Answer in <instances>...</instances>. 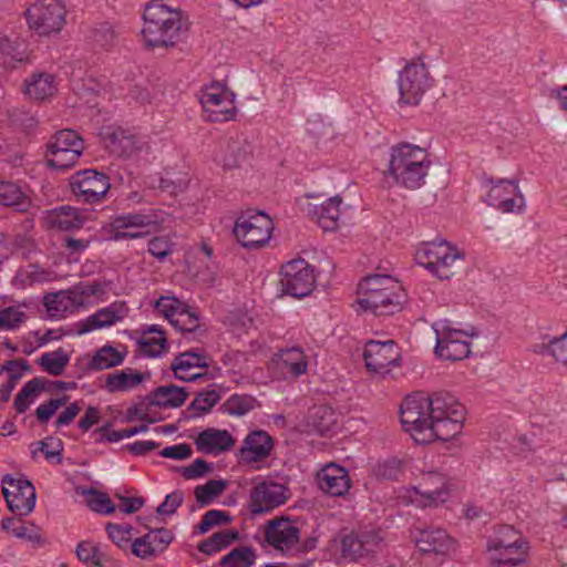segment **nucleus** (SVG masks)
<instances>
[{
    "instance_id": "obj_1",
    "label": "nucleus",
    "mask_w": 567,
    "mask_h": 567,
    "mask_svg": "<svg viewBox=\"0 0 567 567\" xmlns=\"http://www.w3.org/2000/svg\"><path fill=\"white\" fill-rule=\"evenodd\" d=\"M463 405L451 394L423 392L408 395L400 406L403 430L420 444L447 441L462 432Z\"/></svg>"
},
{
    "instance_id": "obj_2",
    "label": "nucleus",
    "mask_w": 567,
    "mask_h": 567,
    "mask_svg": "<svg viewBox=\"0 0 567 567\" xmlns=\"http://www.w3.org/2000/svg\"><path fill=\"white\" fill-rule=\"evenodd\" d=\"M405 299L402 285L388 275L369 276L358 287V305L375 316L393 315Z\"/></svg>"
},
{
    "instance_id": "obj_3",
    "label": "nucleus",
    "mask_w": 567,
    "mask_h": 567,
    "mask_svg": "<svg viewBox=\"0 0 567 567\" xmlns=\"http://www.w3.org/2000/svg\"><path fill=\"white\" fill-rule=\"evenodd\" d=\"M432 166L426 148L412 143L391 147L388 174L398 185L409 189L420 188Z\"/></svg>"
},
{
    "instance_id": "obj_4",
    "label": "nucleus",
    "mask_w": 567,
    "mask_h": 567,
    "mask_svg": "<svg viewBox=\"0 0 567 567\" xmlns=\"http://www.w3.org/2000/svg\"><path fill=\"white\" fill-rule=\"evenodd\" d=\"M142 37L148 47L173 45L185 30L182 13L159 0L151 1L143 14Z\"/></svg>"
},
{
    "instance_id": "obj_5",
    "label": "nucleus",
    "mask_w": 567,
    "mask_h": 567,
    "mask_svg": "<svg viewBox=\"0 0 567 567\" xmlns=\"http://www.w3.org/2000/svg\"><path fill=\"white\" fill-rule=\"evenodd\" d=\"M529 543L512 526H502L487 543L491 563L499 567H516L525 564L529 555Z\"/></svg>"
},
{
    "instance_id": "obj_6",
    "label": "nucleus",
    "mask_w": 567,
    "mask_h": 567,
    "mask_svg": "<svg viewBox=\"0 0 567 567\" xmlns=\"http://www.w3.org/2000/svg\"><path fill=\"white\" fill-rule=\"evenodd\" d=\"M165 212L144 208L136 213L116 215L110 221V234L114 240L136 239L144 237L167 220Z\"/></svg>"
},
{
    "instance_id": "obj_7",
    "label": "nucleus",
    "mask_w": 567,
    "mask_h": 567,
    "mask_svg": "<svg viewBox=\"0 0 567 567\" xmlns=\"http://www.w3.org/2000/svg\"><path fill=\"white\" fill-rule=\"evenodd\" d=\"M463 256L445 240L422 243L415 251L416 262L439 279H449L455 272Z\"/></svg>"
},
{
    "instance_id": "obj_8",
    "label": "nucleus",
    "mask_w": 567,
    "mask_h": 567,
    "mask_svg": "<svg viewBox=\"0 0 567 567\" xmlns=\"http://www.w3.org/2000/svg\"><path fill=\"white\" fill-rule=\"evenodd\" d=\"M450 494L445 477L437 472L424 473L417 485L401 491L399 501L417 507L436 506L445 503Z\"/></svg>"
},
{
    "instance_id": "obj_9",
    "label": "nucleus",
    "mask_w": 567,
    "mask_h": 567,
    "mask_svg": "<svg viewBox=\"0 0 567 567\" xmlns=\"http://www.w3.org/2000/svg\"><path fill=\"white\" fill-rule=\"evenodd\" d=\"M204 116L210 122H226L236 114L235 95L221 82L205 85L198 95Z\"/></svg>"
},
{
    "instance_id": "obj_10",
    "label": "nucleus",
    "mask_w": 567,
    "mask_h": 567,
    "mask_svg": "<svg viewBox=\"0 0 567 567\" xmlns=\"http://www.w3.org/2000/svg\"><path fill=\"white\" fill-rule=\"evenodd\" d=\"M436 336L435 353L444 360L457 361L465 359L470 352V340L474 336L471 331L452 327L445 321H437L433 324Z\"/></svg>"
},
{
    "instance_id": "obj_11",
    "label": "nucleus",
    "mask_w": 567,
    "mask_h": 567,
    "mask_svg": "<svg viewBox=\"0 0 567 567\" xmlns=\"http://www.w3.org/2000/svg\"><path fill=\"white\" fill-rule=\"evenodd\" d=\"M274 224L271 218L261 212L241 214L235 223L234 235L247 248H258L271 238Z\"/></svg>"
},
{
    "instance_id": "obj_12",
    "label": "nucleus",
    "mask_w": 567,
    "mask_h": 567,
    "mask_svg": "<svg viewBox=\"0 0 567 567\" xmlns=\"http://www.w3.org/2000/svg\"><path fill=\"white\" fill-rule=\"evenodd\" d=\"M65 8L58 0H40L25 11L28 25L39 35L59 33L65 23Z\"/></svg>"
},
{
    "instance_id": "obj_13",
    "label": "nucleus",
    "mask_w": 567,
    "mask_h": 567,
    "mask_svg": "<svg viewBox=\"0 0 567 567\" xmlns=\"http://www.w3.org/2000/svg\"><path fill=\"white\" fill-rule=\"evenodd\" d=\"M84 150V141L73 130L58 132L48 145L47 164L55 169L73 166Z\"/></svg>"
},
{
    "instance_id": "obj_14",
    "label": "nucleus",
    "mask_w": 567,
    "mask_h": 567,
    "mask_svg": "<svg viewBox=\"0 0 567 567\" xmlns=\"http://www.w3.org/2000/svg\"><path fill=\"white\" fill-rule=\"evenodd\" d=\"M316 284L313 268L303 259H293L281 267L282 291L295 298L308 296Z\"/></svg>"
},
{
    "instance_id": "obj_15",
    "label": "nucleus",
    "mask_w": 567,
    "mask_h": 567,
    "mask_svg": "<svg viewBox=\"0 0 567 567\" xmlns=\"http://www.w3.org/2000/svg\"><path fill=\"white\" fill-rule=\"evenodd\" d=\"M431 85L429 71L424 63L419 61L406 64L399 75V91L405 104H419Z\"/></svg>"
},
{
    "instance_id": "obj_16",
    "label": "nucleus",
    "mask_w": 567,
    "mask_h": 567,
    "mask_svg": "<svg viewBox=\"0 0 567 567\" xmlns=\"http://www.w3.org/2000/svg\"><path fill=\"white\" fill-rule=\"evenodd\" d=\"M71 189L80 202L100 203L110 189L109 177L95 169H84L71 177Z\"/></svg>"
},
{
    "instance_id": "obj_17",
    "label": "nucleus",
    "mask_w": 567,
    "mask_h": 567,
    "mask_svg": "<svg viewBox=\"0 0 567 567\" xmlns=\"http://www.w3.org/2000/svg\"><path fill=\"white\" fill-rule=\"evenodd\" d=\"M113 82L109 83L105 79L97 80L93 78V75H89L86 79L82 80H73V90L81 97H84L86 94H106L111 91L116 97L130 96L132 100L140 103L150 101V93L137 85L126 83L125 86H120L116 90L113 89Z\"/></svg>"
},
{
    "instance_id": "obj_18",
    "label": "nucleus",
    "mask_w": 567,
    "mask_h": 567,
    "mask_svg": "<svg viewBox=\"0 0 567 567\" xmlns=\"http://www.w3.org/2000/svg\"><path fill=\"white\" fill-rule=\"evenodd\" d=\"M2 493L9 509L18 515L25 516L35 506V488L29 481L4 476L2 480Z\"/></svg>"
},
{
    "instance_id": "obj_19",
    "label": "nucleus",
    "mask_w": 567,
    "mask_h": 567,
    "mask_svg": "<svg viewBox=\"0 0 567 567\" xmlns=\"http://www.w3.org/2000/svg\"><path fill=\"white\" fill-rule=\"evenodd\" d=\"M368 370L384 374L400 364V349L393 340H370L363 352Z\"/></svg>"
},
{
    "instance_id": "obj_20",
    "label": "nucleus",
    "mask_w": 567,
    "mask_h": 567,
    "mask_svg": "<svg viewBox=\"0 0 567 567\" xmlns=\"http://www.w3.org/2000/svg\"><path fill=\"white\" fill-rule=\"evenodd\" d=\"M272 449L274 440L266 431H251L246 435L237 452L238 462L241 465L259 470L260 464L269 457Z\"/></svg>"
},
{
    "instance_id": "obj_21",
    "label": "nucleus",
    "mask_w": 567,
    "mask_h": 567,
    "mask_svg": "<svg viewBox=\"0 0 567 567\" xmlns=\"http://www.w3.org/2000/svg\"><path fill=\"white\" fill-rule=\"evenodd\" d=\"M155 309L181 331L192 332L199 326L197 315L174 296H162L156 300Z\"/></svg>"
},
{
    "instance_id": "obj_22",
    "label": "nucleus",
    "mask_w": 567,
    "mask_h": 567,
    "mask_svg": "<svg viewBox=\"0 0 567 567\" xmlns=\"http://www.w3.org/2000/svg\"><path fill=\"white\" fill-rule=\"evenodd\" d=\"M213 360L204 351L192 349L179 353L172 363L175 377L182 381L190 382L207 377V369Z\"/></svg>"
},
{
    "instance_id": "obj_23",
    "label": "nucleus",
    "mask_w": 567,
    "mask_h": 567,
    "mask_svg": "<svg viewBox=\"0 0 567 567\" xmlns=\"http://www.w3.org/2000/svg\"><path fill=\"white\" fill-rule=\"evenodd\" d=\"M305 210L316 218L324 230H333L339 223H344L352 215V208L343 205L339 196L331 197L320 205L308 202Z\"/></svg>"
},
{
    "instance_id": "obj_24",
    "label": "nucleus",
    "mask_w": 567,
    "mask_h": 567,
    "mask_svg": "<svg viewBox=\"0 0 567 567\" xmlns=\"http://www.w3.org/2000/svg\"><path fill=\"white\" fill-rule=\"evenodd\" d=\"M130 307L126 301L116 300L106 307L100 308L94 313L80 321L78 332L80 334L90 333L95 330L113 327L123 322L128 317Z\"/></svg>"
},
{
    "instance_id": "obj_25",
    "label": "nucleus",
    "mask_w": 567,
    "mask_h": 567,
    "mask_svg": "<svg viewBox=\"0 0 567 567\" xmlns=\"http://www.w3.org/2000/svg\"><path fill=\"white\" fill-rule=\"evenodd\" d=\"M485 202L503 213H513L522 209L524 196L515 181L499 179L492 183Z\"/></svg>"
},
{
    "instance_id": "obj_26",
    "label": "nucleus",
    "mask_w": 567,
    "mask_h": 567,
    "mask_svg": "<svg viewBox=\"0 0 567 567\" xmlns=\"http://www.w3.org/2000/svg\"><path fill=\"white\" fill-rule=\"evenodd\" d=\"M265 539L275 549L289 553L297 548L300 530L292 520L276 518L269 520L265 526Z\"/></svg>"
},
{
    "instance_id": "obj_27",
    "label": "nucleus",
    "mask_w": 567,
    "mask_h": 567,
    "mask_svg": "<svg viewBox=\"0 0 567 567\" xmlns=\"http://www.w3.org/2000/svg\"><path fill=\"white\" fill-rule=\"evenodd\" d=\"M287 497L285 485L261 480L255 484L250 492L249 506L252 513H264L285 504Z\"/></svg>"
},
{
    "instance_id": "obj_28",
    "label": "nucleus",
    "mask_w": 567,
    "mask_h": 567,
    "mask_svg": "<svg viewBox=\"0 0 567 567\" xmlns=\"http://www.w3.org/2000/svg\"><path fill=\"white\" fill-rule=\"evenodd\" d=\"M309 358L299 347L278 351L271 360V369L284 379H297L308 371Z\"/></svg>"
},
{
    "instance_id": "obj_29",
    "label": "nucleus",
    "mask_w": 567,
    "mask_h": 567,
    "mask_svg": "<svg viewBox=\"0 0 567 567\" xmlns=\"http://www.w3.org/2000/svg\"><path fill=\"white\" fill-rule=\"evenodd\" d=\"M29 59L25 40L13 28L0 32V64L4 68H14L17 63Z\"/></svg>"
},
{
    "instance_id": "obj_30",
    "label": "nucleus",
    "mask_w": 567,
    "mask_h": 567,
    "mask_svg": "<svg viewBox=\"0 0 567 567\" xmlns=\"http://www.w3.org/2000/svg\"><path fill=\"white\" fill-rule=\"evenodd\" d=\"M414 539L420 551L436 556H446L455 548L454 539L439 527L420 529Z\"/></svg>"
},
{
    "instance_id": "obj_31",
    "label": "nucleus",
    "mask_w": 567,
    "mask_h": 567,
    "mask_svg": "<svg viewBox=\"0 0 567 567\" xmlns=\"http://www.w3.org/2000/svg\"><path fill=\"white\" fill-rule=\"evenodd\" d=\"M173 535L166 528H155L131 544V551L138 558L147 559L163 553L172 543Z\"/></svg>"
},
{
    "instance_id": "obj_32",
    "label": "nucleus",
    "mask_w": 567,
    "mask_h": 567,
    "mask_svg": "<svg viewBox=\"0 0 567 567\" xmlns=\"http://www.w3.org/2000/svg\"><path fill=\"white\" fill-rule=\"evenodd\" d=\"M235 443L236 440L229 431L215 427H207L195 437L197 451L213 456L231 450Z\"/></svg>"
},
{
    "instance_id": "obj_33",
    "label": "nucleus",
    "mask_w": 567,
    "mask_h": 567,
    "mask_svg": "<svg viewBox=\"0 0 567 567\" xmlns=\"http://www.w3.org/2000/svg\"><path fill=\"white\" fill-rule=\"evenodd\" d=\"M317 484L320 491L331 496H342L351 486L346 468L334 463L327 464L317 473Z\"/></svg>"
},
{
    "instance_id": "obj_34",
    "label": "nucleus",
    "mask_w": 567,
    "mask_h": 567,
    "mask_svg": "<svg viewBox=\"0 0 567 567\" xmlns=\"http://www.w3.org/2000/svg\"><path fill=\"white\" fill-rule=\"evenodd\" d=\"M47 228L55 230H73L81 228L85 220V214L72 206H61L44 212L42 217Z\"/></svg>"
},
{
    "instance_id": "obj_35",
    "label": "nucleus",
    "mask_w": 567,
    "mask_h": 567,
    "mask_svg": "<svg viewBox=\"0 0 567 567\" xmlns=\"http://www.w3.org/2000/svg\"><path fill=\"white\" fill-rule=\"evenodd\" d=\"M146 379L140 370L126 368L105 375L103 389L111 393H127L136 390Z\"/></svg>"
},
{
    "instance_id": "obj_36",
    "label": "nucleus",
    "mask_w": 567,
    "mask_h": 567,
    "mask_svg": "<svg viewBox=\"0 0 567 567\" xmlns=\"http://www.w3.org/2000/svg\"><path fill=\"white\" fill-rule=\"evenodd\" d=\"M79 310H86L94 305L104 302L110 297V282H81L71 288Z\"/></svg>"
},
{
    "instance_id": "obj_37",
    "label": "nucleus",
    "mask_w": 567,
    "mask_h": 567,
    "mask_svg": "<svg viewBox=\"0 0 567 567\" xmlns=\"http://www.w3.org/2000/svg\"><path fill=\"white\" fill-rule=\"evenodd\" d=\"M127 357V348L122 343H106L91 355L87 367L92 371H102L121 365Z\"/></svg>"
},
{
    "instance_id": "obj_38",
    "label": "nucleus",
    "mask_w": 567,
    "mask_h": 567,
    "mask_svg": "<svg viewBox=\"0 0 567 567\" xmlns=\"http://www.w3.org/2000/svg\"><path fill=\"white\" fill-rule=\"evenodd\" d=\"M43 306L51 319L60 320L79 311L72 289L47 293Z\"/></svg>"
},
{
    "instance_id": "obj_39",
    "label": "nucleus",
    "mask_w": 567,
    "mask_h": 567,
    "mask_svg": "<svg viewBox=\"0 0 567 567\" xmlns=\"http://www.w3.org/2000/svg\"><path fill=\"white\" fill-rule=\"evenodd\" d=\"M137 343L141 353L150 358L161 357L168 351L167 338L158 324L145 326Z\"/></svg>"
},
{
    "instance_id": "obj_40",
    "label": "nucleus",
    "mask_w": 567,
    "mask_h": 567,
    "mask_svg": "<svg viewBox=\"0 0 567 567\" xmlns=\"http://www.w3.org/2000/svg\"><path fill=\"white\" fill-rule=\"evenodd\" d=\"M105 147L118 156H130L137 150L135 136L122 127H109L103 132Z\"/></svg>"
},
{
    "instance_id": "obj_41",
    "label": "nucleus",
    "mask_w": 567,
    "mask_h": 567,
    "mask_svg": "<svg viewBox=\"0 0 567 567\" xmlns=\"http://www.w3.org/2000/svg\"><path fill=\"white\" fill-rule=\"evenodd\" d=\"M247 148L243 141L225 140L219 144L215 162L224 169L239 167L247 157Z\"/></svg>"
},
{
    "instance_id": "obj_42",
    "label": "nucleus",
    "mask_w": 567,
    "mask_h": 567,
    "mask_svg": "<svg viewBox=\"0 0 567 567\" xmlns=\"http://www.w3.org/2000/svg\"><path fill=\"white\" fill-rule=\"evenodd\" d=\"M56 91V80L50 73H35L25 81V94L37 101H44L53 96Z\"/></svg>"
},
{
    "instance_id": "obj_43",
    "label": "nucleus",
    "mask_w": 567,
    "mask_h": 567,
    "mask_svg": "<svg viewBox=\"0 0 567 567\" xmlns=\"http://www.w3.org/2000/svg\"><path fill=\"white\" fill-rule=\"evenodd\" d=\"M0 204L8 207H16L19 210H25L30 205V200L25 190L19 184L10 181H1Z\"/></svg>"
},
{
    "instance_id": "obj_44",
    "label": "nucleus",
    "mask_w": 567,
    "mask_h": 567,
    "mask_svg": "<svg viewBox=\"0 0 567 567\" xmlns=\"http://www.w3.org/2000/svg\"><path fill=\"white\" fill-rule=\"evenodd\" d=\"M187 398L185 390L177 385L159 386L152 394L151 402L153 405L161 408H178Z\"/></svg>"
},
{
    "instance_id": "obj_45",
    "label": "nucleus",
    "mask_w": 567,
    "mask_h": 567,
    "mask_svg": "<svg viewBox=\"0 0 567 567\" xmlns=\"http://www.w3.org/2000/svg\"><path fill=\"white\" fill-rule=\"evenodd\" d=\"M238 538V533L233 529H224L213 534L210 537L202 540L197 548L205 555H214L226 547Z\"/></svg>"
},
{
    "instance_id": "obj_46",
    "label": "nucleus",
    "mask_w": 567,
    "mask_h": 567,
    "mask_svg": "<svg viewBox=\"0 0 567 567\" xmlns=\"http://www.w3.org/2000/svg\"><path fill=\"white\" fill-rule=\"evenodd\" d=\"M51 280V274L35 264H30L18 270L13 278L17 287L25 288L34 284H43Z\"/></svg>"
},
{
    "instance_id": "obj_47",
    "label": "nucleus",
    "mask_w": 567,
    "mask_h": 567,
    "mask_svg": "<svg viewBox=\"0 0 567 567\" xmlns=\"http://www.w3.org/2000/svg\"><path fill=\"white\" fill-rule=\"evenodd\" d=\"M70 361L68 352L60 348L51 352H44L39 358V363L44 371L52 375H60Z\"/></svg>"
},
{
    "instance_id": "obj_48",
    "label": "nucleus",
    "mask_w": 567,
    "mask_h": 567,
    "mask_svg": "<svg viewBox=\"0 0 567 567\" xmlns=\"http://www.w3.org/2000/svg\"><path fill=\"white\" fill-rule=\"evenodd\" d=\"M43 389V383L38 379L28 381L22 389L18 392L13 405L18 413L25 412L29 406L35 401L38 395Z\"/></svg>"
},
{
    "instance_id": "obj_49",
    "label": "nucleus",
    "mask_w": 567,
    "mask_h": 567,
    "mask_svg": "<svg viewBox=\"0 0 567 567\" xmlns=\"http://www.w3.org/2000/svg\"><path fill=\"white\" fill-rule=\"evenodd\" d=\"M256 553L251 547L240 546L221 557V567H251L256 561Z\"/></svg>"
},
{
    "instance_id": "obj_50",
    "label": "nucleus",
    "mask_w": 567,
    "mask_h": 567,
    "mask_svg": "<svg viewBox=\"0 0 567 567\" xmlns=\"http://www.w3.org/2000/svg\"><path fill=\"white\" fill-rule=\"evenodd\" d=\"M2 528L18 538L25 539L33 544L41 543V535L39 534L38 528L33 525H27L21 520L7 518L2 520Z\"/></svg>"
},
{
    "instance_id": "obj_51",
    "label": "nucleus",
    "mask_w": 567,
    "mask_h": 567,
    "mask_svg": "<svg viewBox=\"0 0 567 567\" xmlns=\"http://www.w3.org/2000/svg\"><path fill=\"white\" fill-rule=\"evenodd\" d=\"M25 319L24 307L21 305L0 308V331L18 329Z\"/></svg>"
},
{
    "instance_id": "obj_52",
    "label": "nucleus",
    "mask_w": 567,
    "mask_h": 567,
    "mask_svg": "<svg viewBox=\"0 0 567 567\" xmlns=\"http://www.w3.org/2000/svg\"><path fill=\"white\" fill-rule=\"evenodd\" d=\"M78 558L92 567H102L106 561V555L101 547L92 542H81L76 548Z\"/></svg>"
},
{
    "instance_id": "obj_53",
    "label": "nucleus",
    "mask_w": 567,
    "mask_h": 567,
    "mask_svg": "<svg viewBox=\"0 0 567 567\" xmlns=\"http://www.w3.org/2000/svg\"><path fill=\"white\" fill-rule=\"evenodd\" d=\"M534 352L548 351L557 361L567 364V331L558 338L550 339L547 343L535 344Z\"/></svg>"
},
{
    "instance_id": "obj_54",
    "label": "nucleus",
    "mask_w": 567,
    "mask_h": 567,
    "mask_svg": "<svg viewBox=\"0 0 567 567\" xmlns=\"http://www.w3.org/2000/svg\"><path fill=\"white\" fill-rule=\"evenodd\" d=\"M231 522V517L229 514L221 509H209L206 512L202 518V520L198 523V525L195 527L196 534H206L210 529H213L216 526H224Z\"/></svg>"
},
{
    "instance_id": "obj_55",
    "label": "nucleus",
    "mask_w": 567,
    "mask_h": 567,
    "mask_svg": "<svg viewBox=\"0 0 567 567\" xmlns=\"http://www.w3.org/2000/svg\"><path fill=\"white\" fill-rule=\"evenodd\" d=\"M225 486L223 481L210 480L195 488V498L200 506H207L224 492Z\"/></svg>"
},
{
    "instance_id": "obj_56",
    "label": "nucleus",
    "mask_w": 567,
    "mask_h": 567,
    "mask_svg": "<svg viewBox=\"0 0 567 567\" xmlns=\"http://www.w3.org/2000/svg\"><path fill=\"white\" fill-rule=\"evenodd\" d=\"M342 550L347 556L357 558L373 549L370 540L365 539L363 535H348L342 538Z\"/></svg>"
},
{
    "instance_id": "obj_57",
    "label": "nucleus",
    "mask_w": 567,
    "mask_h": 567,
    "mask_svg": "<svg viewBox=\"0 0 567 567\" xmlns=\"http://www.w3.org/2000/svg\"><path fill=\"white\" fill-rule=\"evenodd\" d=\"M219 393L216 390H206L199 392L190 404L193 416H200L212 410L219 401Z\"/></svg>"
},
{
    "instance_id": "obj_58",
    "label": "nucleus",
    "mask_w": 567,
    "mask_h": 567,
    "mask_svg": "<svg viewBox=\"0 0 567 567\" xmlns=\"http://www.w3.org/2000/svg\"><path fill=\"white\" fill-rule=\"evenodd\" d=\"M85 494L86 504L92 511L105 515L112 514L115 511L111 498L106 494L93 488L89 489Z\"/></svg>"
},
{
    "instance_id": "obj_59",
    "label": "nucleus",
    "mask_w": 567,
    "mask_h": 567,
    "mask_svg": "<svg viewBox=\"0 0 567 567\" xmlns=\"http://www.w3.org/2000/svg\"><path fill=\"white\" fill-rule=\"evenodd\" d=\"M106 533L109 538L121 549L126 550L131 548L132 527L130 525H120L109 523L106 525Z\"/></svg>"
},
{
    "instance_id": "obj_60",
    "label": "nucleus",
    "mask_w": 567,
    "mask_h": 567,
    "mask_svg": "<svg viewBox=\"0 0 567 567\" xmlns=\"http://www.w3.org/2000/svg\"><path fill=\"white\" fill-rule=\"evenodd\" d=\"M306 131L318 142H326L334 136V128L321 117L310 118L307 122Z\"/></svg>"
},
{
    "instance_id": "obj_61",
    "label": "nucleus",
    "mask_w": 567,
    "mask_h": 567,
    "mask_svg": "<svg viewBox=\"0 0 567 567\" xmlns=\"http://www.w3.org/2000/svg\"><path fill=\"white\" fill-rule=\"evenodd\" d=\"M255 400L249 395L233 394L225 403L230 415H245L254 409Z\"/></svg>"
},
{
    "instance_id": "obj_62",
    "label": "nucleus",
    "mask_w": 567,
    "mask_h": 567,
    "mask_svg": "<svg viewBox=\"0 0 567 567\" xmlns=\"http://www.w3.org/2000/svg\"><path fill=\"white\" fill-rule=\"evenodd\" d=\"M311 417L316 431L321 435H327L336 422L333 413L326 406L317 408Z\"/></svg>"
},
{
    "instance_id": "obj_63",
    "label": "nucleus",
    "mask_w": 567,
    "mask_h": 567,
    "mask_svg": "<svg viewBox=\"0 0 567 567\" xmlns=\"http://www.w3.org/2000/svg\"><path fill=\"white\" fill-rule=\"evenodd\" d=\"M66 401V396H61L41 403L35 410V416L38 421L42 424L48 423V421L56 413V411L65 405Z\"/></svg>"
},
{
    "instance_id": "obj_64",
    "label": "nucleus",
    "mask_w": 567,
    "mask_h": 567,
    "mask_svg": "<svg viewBox=\"0 0 567 567\" xmlns=\"http://www.w3.org/2000/svg\"><path fill=\"white\" fill-rule=\"evenodd\" d=\"M39 452H41L49 462H59V456L61 452L60 443L53 440H44L35 444H32V456L37 457Z\"/></svg>"
}]
</instances>
